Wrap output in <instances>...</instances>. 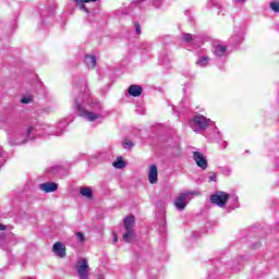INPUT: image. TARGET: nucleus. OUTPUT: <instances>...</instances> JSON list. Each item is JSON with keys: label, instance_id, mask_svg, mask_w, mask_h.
I'll return each instance as SVG.
<instances>
[{"label": "nucleus", "instance_id": "10", "mask_svg": "<svg viewBox=\"0 0 279 279\" xmlns=\"http://www.w3.org/2000/svg\"><path fill=\"white\" fill-rule=\"evenodd\" d=\"M214 56L217 62H225L228 58V47L223 44H218L214 47Z\"/></svg>", "mask_w": 279, "mask_h": 279}, {"label": "nucleus", "instance_id": "28", "mask_svg": "<svg viewBox=\"0 0 279 279\" xmlns=\"http://www.w3.org/2000/svg\"><path fill=\"white\" fill-rule=\"evenodd\" d=\"M135 34H137V36H141V24L135 23Z\"/></svg>", "mask_w": 279, "mask_h": 279}, {"label": "nucleus", "instance_id": "20", "mask_svg": "<svg viewBox=\"0 0 279 279\" xmlns=\"http://www.w3.org/2000/svg\"><path fill=\"white\" fill-rule=\"evenodd\" d=\"M80 193L83 197H86L87 199H92L93 197V189L90 187H81Z\"/></svg>", "mask_w": 279, "mask_h": 279}, {"label": "nucleus", "instance_id": "12", "mask_svg": "<svg viewBox=\"0 0 279 279\" xmlns=\"http://www.w3.org/2000/svg\"><path fill=\"white\" fill-rule=\"evenodd\" d=\"M52 252L58 258H64L66 256V246L62 242H57L52 246Z\"/></svg>", "mask_w": 279, "mask_h": 279}, {"label": "nucleus", "instance_id": "3", "mask_svg": "<svg viewBox=\"0 0 279 279\" xmlns=\"http://www.w3.org/2000/svg\"><path fill=\"white\" fill-rule=\"evenodd\" d=\"M187 125L195 132V134H202L203 132H206L210 125H215V122L205 116L196 114L189 120Z\"/></svg>", "mask_w": 279, "mask_h": 279}, {"label": "nucleus", "instance_id": "35", "mask_svg": "<svg viewBox=\"0 0 279 279\" xmlns=\"http://www.w3.org/2000/svg\"><path fill=\"white\" fill-rule=\"evenodd\" d=\"M51 171H52V173H56V172H58V168H52Z\"/></svg>", "mask_w": 279, "mask_h": 279}, {"label": "nucleus", "instance_id": "11", "mask_svg": "<svg viewBox=\"0 0 279 279\" xmlns=\"http://www.w3.org/2000/svg\"><path fill=\"white\" fill-rule=\"evenodd\" d=\"M192 158L194 162L197 165V167H199V169H208V160L206 159L203 153L193 151Z\"/></svg>", "mask_w": 279, "mask_h": 279}, {"label": "nucleus", "instance_id": "9", "mask_svg": "<svg viewBox=\"0 0 279 279\" xmlns=\"http://www.w3.org/2000/svg\"><path fill=\"white\" fill-rule=\"evenodd\" d=\"M76 271L81 279H88V274L90 271V267L88 266L87 258H81L77 260Z\"/></svg>", "mask_w": 279, "mask_h": 279}, {"label": "nucleus", "instance_id": "16", "mask_svg": "<svg viewBox=\"0 0 279 279\" xmlns=\"http://www.w3.org/2000/svg\"><path fill=\"white\" fill-rule=\"evenodd\" d=\"M85 64L88 66V69H95V66H97V57L94 54H86Z\"/></svg>", "mask_w": 279, "mask_h": 279}, {"label": "nucleus", "instance_id": "30", "mask_svg": "<svg viewBox=\"0 0 279 279\" xmlns=\"http://www.w3.org/2000/svg\"><path fill=\"white\" fill-rule=\"evenodd\" d=\"M216 8L218 10V14H220L221 10H223V7L221 4H216Z\"/></svg>", "mask_w": 279, "mask_h": 279}, {"label": "nucleus", "instance_id": "8", "mask_svg": "<svg viewBox=\"0 0 279 279\" xmlns=\"http://www.w3.org/2000/svg\"><path fill=\"white\" fill-rule=\"evenodd\" d=\"M210 128L211 132L205 135L206 138H209L211 143H221L222 149H226V147H228V142H223V137H221V132H219V129L215 126V123L214 125H210Z\"/></svg>", "mask_w": 279, "mask_h": 279}, {"label": "nucleus", "instance_id": "17", "mask_svg": "<svg viewBox=\"0 0 279 279\" xmlns=\"http://www.w3.org/2000/svg\"><path fill=\"white\" fill-rule=\"evenodd\" d=\"M243 38H244L243 31H235L234 34L231 36V43L233 45H240Z\"/></svg>", "mask_w": 279, "mask_h": 279}, {"label": "nucleus", "instance_id": "18", "mask_svg": "<svg viewBox=\"0 0 279 279\" xmlns=\"http://www.w3.org/2000/svg\"><path fill=\"white\" fill-rule=\"evenodd\" d=\"M76 2V5L80 8V10H84L86 13H88V9L84 3H95L97 0H74Z\"/></svg>", "mask_w": 279, "mask_h": 279}, {"label": "nucleus", "instance_id": "14", "mask_svg": "<svg viewBox=\"0 0 279 279\" xmlns=\"http://www.w3.org/2000/svg\"><path fill=\"white\" fill-rule=\"evenodd\" d=\"M148 182L150 184H156L158 182V167L156 165H151L148 170Z\"/></svg>", "mask_w": 279, "mask_h": 279}, {"label": "nucleus", "instance_id": "22", "mask_svg": "<svg viewBox=\"0 0 279 279\" xmlns=\"http://www.w3.org/2000/svg\"><path fill=\"white\" fill-rule=\"evenodd\" d=\"M181 38L184 43H192V40H195V36L189 33H184Z\"/></svg>", "mask_w": 279, "mask_h": 279}, {"label": "nucleus", "instance_id": "4", "mask_svg": "<svg viewBox=\"0 0 279 279\" xmlns=\"http://www.w3.org/2000/svg\"><path fill=\"white\" fill-rule=\"evenodd\" d=\"M41 128L43 136H62L69 128L68 120H61L58 122L57 126L50 124H39Z\"/></svg>", "mask_w": 279, "mask_h": 279}, {"label": "nucleus", "instance_id": "15", "mask_svg": "<svg viewBox=\"0 0 279 279\" xmlns=\"http://www.w3.org/2000/svg\"><path fill=\"white\" fill-rule=\"evenodd\" d=\"M142 94L143 87H141V85H131L129 87V95H131V97H141Z\"/></svg>", "mask_w": 279, "mask_h": 279}, {"label": "nucleus", "instance_id": "2", "mask_svg": "<svg viewBox=\"0 0 279 279\" xmlns=\"http://www.w3.org/2000/svg\"><path fill=\"white\" fill-rule=\"evenodd\" d=\"M37 136H44L40 124H35L20 131L15 135L13 143L14 145H25L27 141H34Z\"/></svg>", "mask_w": 279, "mask_h": 279}, {"label": "nucleus", "instance_id": "21", "mask_svg": "<svg viewBox=\"0 0 279 279\" xmlns=\"http://www.w3.org/2000/svg\"><path fill=\"white\" fill-rule=\"evenodd\" d=\"M114 169H125V161L123 157H117V160L112 163Z\"/></svg>", "mask_w": 279, "mask_h": 279}, {"label": "nucleus", "instance_id": "26", "mask_svg": "<svg viewBox=\"0 0 279 279\" xmlns=\"http://www.w3.org/2000/svg\"><path fill=\"white\" fill-rule=\"evenodd\" d=\"M76 239L80 241V243H84L86 241V238L84 236V233L82 232H76Z\"/></svg>", "mask_w": 279, "mask_h": 279}, {"label": "nucleus", "instance_id": "6", "mask_svg": "<svg viewBox=\"0 0 279 279\" xmlns=\"http://www.w3.org/2000/svg\"><path fill=\"white\" fill-rule=\"evenodd\" d=\"M191 195L199 196L202 195V193L199 191H187L180 193L174 201L175 208L178 210H184V208H186V205L189 204V197H191Z\"/></svg>", "mask_w": 279, "mask_h": 279}, {"label": "nucleus", "instance_id": "7", "mask_svg": "<svg viewBox=\"0 0 279 279\" xmlns=\"http://www.w3.org/2000/svg\"><path fill=\"white\" fill-rule=\"evenodd\" d=\"M228 199H230V194L223 191H217L216 193L210 195L209 202L218 206L219 208H226V204H228Z\"/></svg>", "mask_w": 279, "mask_h": 279}, {"label": "nucleus", "instance_id": "31", "mask_svg": "<svg viewBox=\"0 0 279 279\" xmlns=\"http://www.w3.org/2000/svg\"><path fill=\"white\" fill-rule=\"evenodd\" d=\"M5 240V232H0V242Z\"/></svg>", "mask_w": 279, "mask_h": 279}, {"label": "nucleus", "instance_id": "19", "mask_svg": "<svg viewBox=\"0 0 279 279\" xmlns=\"http://www.w3.org/2000/svg\"><path fill=\"white\" fill-rule=\"evenodd\" d=\"M210 62V57L208 56H203L199 57L198 60L196 61L197 66H208V63Z\"/></svg>", "mask_w": 279, "mask_h": 279}, {"label": "nucleus", "instance_id": "32", "mask_svg": "<svg viewBox=\"0 0 279 279\" xmlns=\"http://www.w3.org/2000/svg\"><path fill=\"white\" fill-rule=\"evenodd\" d=\"M117 241H119V238L117 236V234L113 235V243H117Z\"/></svg>", "mask_w": 279, "mask_h": 279}, {"label": "nucleus", "instance_id": "1", "mask_svg": "<svg viewBox=\"0 0 279 279\" xmlns=\"http://www.w3.org/2000/svg\"><path fill=\"white\" fill-rule=\"evenodd\" d=\"M74 108L78 114L85 121L95 122L106 119V113H104V107L99 101L94 100L89 94H80L75 98Z\"/></svg>", "mask_w": 279, "mask_h": 279}, {"label": "nucleus", "instance_id": "24", "mask_svg": "<svg viewBox=\"0 0 279 279\" xmlns=\"http://www.w3.org/2000/svg\"><path fill=\"white\" fill-rule=\"evenodd\" d=\"M229 195H230L229 199H231L234 204L233 206L235 208H239V196H236V194H229Z\"/></svg>", "mask_w": 279, "mask_h": 279}, {"label": "nucleus", "instance_id": "25", "mask_svg": "<svg viewBox=\"0 0 279 279\" xmlns=\"http://www.w3.org/2000/svg\"><path fill=\"white\" fill-rule=\"evenodd\" d=\"M21 104H32V96H23L21 98Z\"/></svg>", "mask_w": 279, "mask_h": 279}, {"label": "nucleus", "instance_id": "27", "mask_svg": "<svg viewBox=\"0 0 279 279\" xmlns=\"http://www.w3.org/2000/svg\"><path fill=\"white\" fill-rule=\"evenodd\" d=\"M208 180H209V182H216L217 181V173L209 172Z\"/></svg>", "mask_w": 279, "mask_h": 279}, {"label": "nucleus", "instance_id": "34", "mask_svg": "<svg viewBox=\"0 0 279 279\" xmlns=\"http://www.w3.org/2000/svg\"><path fill=\"white\" fill-rule=\"evenodd\" d=\"M236 3H245V0H235Z\"/></svg>", "mask_w": 279, "mask_h": 279}, {"label": "nucleus", "instance_id": "33", "mask_svg": "<svg viewBox=\"0 0 279 279\" xmlns=\"http://www.w3.org/2000/svg\"><path fill=\"white\" fill-rule=\"evenodd\" d=\"M2 230H5V225H0V232H1Z\"/></svg>", "mask_w": 279, "mask_h": 279}, {"label": "nucleus", "instance_id": "29", "mask_svg": "<svg viewBox=\"0 0 279 279\" xmlns=\"http://www.w3.org/2000/svg\"><path fill=\"white\" fill-rule=\"evenodd\" d=\"M124 147L130 149L131 147H134V143L125 142Z\"/></svg>", "mask_w": 279, "mask_h": 279}, {"label": "nucleus", "instance_id": "23", "mask_svg": "<svg viewBox=\"0 0 279 279\" xmlns=\"http://www.w3.org/2000/svg\"><path fill=\"white\" fill-rule=\"evenodd\" d=\"M270 10H272V12H279V0L270 2Z\"/></svg>", "mask_w": 279, "mask_h": 279}, {"label": "nucleus", "instance_id": "5", "mask_svg": "<svg viewBox=\"0 0 279 279\" xmlns=\"http://www.w3.org/2000/svg\"><path fill=\"white\" fill-rule=\"evenodd\" d=\"M134 216H128L124 219V230L125 232L122 235V240L125 243H132L136 239V230H134Z\"/></svg>", "mask_w": 279, "mask_h": 279}, {"label": "nucleus", "instance_id": "13", "mask_svg": "<svg viewBox=\"0 0 279 279\" xmlns=\"http://www.w3.org/2000/svg\"><path fill=\"white\" fill-rule=\"evenodd\" d=\"M39 189L44 193H56L58 191V184L56 182H45L39 184Z\"/></svg>", "mask_w": 279, "mask_h": 279}]
</instances>
